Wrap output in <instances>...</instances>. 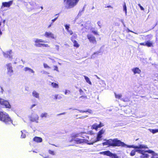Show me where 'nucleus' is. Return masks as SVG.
Segmentation results:
<instances>
[{
  "instance_id": "1",
  "label": "nucleus",
  "mask_w": 158,
  "mask_h": 158,
  "mask_svg": "<svg viewBox=\"0 0 158 158\" xmlns=\"http://www.w3.org/2000/svg\"><path fill=\"white\" fill-rule=\"evenodd\" d=\"M105 142L102 143V145L108 146V147H119L122 146L124 147L126 146L128 148H133L135 149L133 150L130 153V155L131 156H133L135 155V152H137L138 153H142V151H140V149L148 148L146 145L140 144L139 146H134V145H127L124 142H122L120 140L118 139L117 138L114 139H104Z\"/></svg>"
},
{
  "instance_id": "2",
  "label": "nucleus",
  "mask_w": 158,
  "mask_h": 158,
  "mask_svg": "<svg viewBox=\"0 0 158 158\" xmlns=\"http://www.w3.org/2000/svg\"><path fill=\"white\" fill-rule=\"evenodd\" d=\"M0 121L7 125L13 124V120L9 114L3 111H0Z\"/></svg>"
},
{
  "instance_id": "3",
  "label": "nucleus",
  "mask_w": 158,
  "mask_h": 158,
  "mask_svg": "<svg viewBox=\"0 0 158 158\" xmlns=\"http://www.w3.org/2000/svg\"><path fill=\"white\" fill-rule=\"evenodd\" d=\"M0 106L2 108H11V106L8 101L0 98Z\"/></svg>"
},
{
  "instance_id": "4",
  "label": "nucleus",
  "mask_w": 158,
  "mask_h": 158,
  "mask_svg": "<svg viewBox=\"0 0 158 158\" xmlns=\"http://www.w3.org/2000/svg\"><path fill=\"white\" fill-rule=\"evenodd\" d=\"M78 136V134H76L73 135L71 137V139L70 140L69 142H70L74 141L75 143H77V144H80L83 143L86 141L84 139H80L79 138H77V137Z\"/></svg>"
},
{
  "instance_id": "5",
  "label": "nucleus",
  "mask_w": 158,
  "mask_h": 158,
  "mask_svg": "<svg viewBox=\"0 0 158 158\" xmlns=\"http://www.w3.org/2000/svg\"><path fill=\"white\" fill-rule=\"evenodd\" d=\"M66 0H64V2ZM79 0H67L66 4L68 6L69 8H72L76 5Z\"/></svg>"
},
{
  "instance_id": "6",
  "label": "nucleus",
  "mask_w": 158,
  "mask_h": 158,
  "mask_svg": "<svg viewBox=\"0 0 158 158\" xmlns=\"http://www.w3.org/2000/svg\"><path fill=\"white\" fill-rule=\"evenodd\" d=\"M102 135H100L98 134L96 138L95 139H92L89 142L88 140H86V143L89 145H93L95 143L100 141L102 140Z\"/></svg>"
},
{
  "instance_id": "7",
  "label": "nucleus",
  "mask_w": 158,
  "mask_h": 158,
  "mask_svg": "<svg viewBox=\"0 0 158 158\" xmlns=\"http://www.w3.org/2000/svg\"><path fill=\"white\" fill-rule=\"evenodd\" d=\"M100 154L111 157V158H119L115 154H114L107 150L100 152Z\"/></svg>"
},
{
  "instance_id": "8",
  "label": "nucleus",
  "mask_w": 158,
  "mask_h": 158,
  "mask_svg": "<svg viewBox=\"0 0 158 158\" xmlns=\"http://www.w3.org/2000/svg\"><path fill=\"white\" fill-rule=\"evenodd\" d=\"M46 41L43 40L41 39H36L35 41V45L37 47H41L42 46L47 47V44H44L41 43H46Z\"/></svg>"
},
{
  "instance_id": "9",
  "label": "nucleus",
  "mask_w": 158,
  "mask_h": 158,
  "mask_svg": "<svg viewBox=\"0 0 158 158\" xmlns=\"http://www.w3.org/2000/svg\"><path fill=\"white\" fill-rule=\"evenodd\" d=\"M7 70V73L10 76L12 75L13 73V70L11 63H9L6 64Z\"/></svg>"
},
{
  "instance_id": "10",
  "label": "nucleus",
  "mask_w": 158,
  "mask_h": 158,
  "mask_svg": "<svg viewBox=\"0 0 158 158\" xmlns=\"http://www.w3.org/2000/svg\"><path fill=\"white\" fill-rule=\"evenodd\" d=\"M87 37L90 42L92 43L93 44L96 43V41L94 36L92 35L89 34L87 35Z\"/></svg>"
},
{
  "instance_id": "11",
  "label": "nucleus",
  "mask_w": 158,
  "mask_h": 158,
  "mask_svg": "<svg viewBox=\"0 0 158 158\" xmlns=\"http://www.w3.org/2000/svg\"><path fill=\"white\" fill-rule=\"evenodd\" d=\"M13 1H10L8 2H3L2 6L4 7H9L12 4Z\"/></svg>"
},
{
  "instance_id": "12",
  "label": "nucleus",
  "mask_w": 158,
  "mask_h": 158,
  "mask_svg": "<svg viewBox=\"0 0 158 158\" xmlns=\"http://www.w3.org/2000/svg\"><path fill=\"white\" fill-rule=\"evenodd\" d=\"M132 71L133 72L134 74H139L141 72V70L137 67L133 68L132 69Z\"/></svg>"
},
{
  "instance_id": "13",
  "label": "nucleus",
  "mask_w": 158,
  "mask_h": 158,
  "mask_svg": "<svg viewBox=\"0 0 158 158\" xmlns=\"http://www.w3.org/2000/svg\"><path fill=\"white\" fill-rule=\"evenodd\" d=\"M33 140L35 142L38 143L41 142L43 140L40 137L35 136L33 138Z\"/></svg>"
},
{
  "instance_id": "14",
  "label": "nucleus",
  "mask_w": 158,
  "mask_h": 158,
  "mask_svg": "<svg viewBox=\"0 0 158 158\" xmlns=\"http://www.w3.org/2000/svg\"><path fill=\"white\" fill-rule=\"evenodd\" d=\"M140 151H142V153H139V154L143 155L144 156V158H148L149 157V155L147 154H146V152L148 153V150H142V149H140Z\"/></svg>"
},
{
  "instance_id": "15",
  "label": "nucleus",
  "mask_w": 158,
  "mask_h": 158,
  "mask_svg": "<svg viewBox=\"0 0 158 158\" xmlns=\"http://www.w3.org/2000/svg\"><path fill=\"white\" fill-rule=\"evenodd\" d=\"M39 117L37 114H35L31 117V120L32 121H36L38 120Z\"/></svg>"
},
{
  "instance_id": "16",
  "label": "nucleus",
  "mask_w": 158,
  "mask_h": 158,
  "mask_svg": "<svg viewBox=\"0 0 158 158\" xmlns=\"http://www.w3.org/2000/svg\"><path fill=\"white\" fill-rule=\"evenodd\" d=\"M33 96L35 98H39V94L35 91H34L32 93Z\"/></svg>"
},
{
  "instance_id": "17",
  "label": "nucleus",
  "mask_w": 158,
  "mask_h": 158,
  "mask_svg": "<svg viewBox=\"0 0 158 158\" xmlns=\"http://www.w3.org/2000/svg\"><path fill=\"white\" fill-rule=\"evenodd\" d=\"M148 153L151 154L152 156H158L157 153H155L154 151L151 150H148Z\"/></svg>"
},
{
  "instance_id": "18",
  "label": "nucleus",
  "mask_w": 158,
  "mask_h": 158,
  "mask_svg": "<svg viewBox=\"0 0 158 158\" xmlns=\"http://www.w3.org/2000/svg\"><path fill=\"white\" fill-rule=\"evenodd\" d=\"M24 70L25 71H28L32 73H34V71L32 69L27 67H25L24 68Z\"/></svg>"
},
{
  "instance_id": "19",
  "label": "nucleus",
  "mask_w": 158,
  "mask_h": 158,
  "mask_svg": "<svg viewBox=\"0 0 158 158\" xmlns=\"http://www.w3.org/2000/svg\"><path fill=\"white\" fill-rule=\"evenodd\" d=\"M146 46L148 47H150L152 45V43L150 41H147L146 42Z\"/></svg>"
},
{
  "instance_id": "20",
  "label": "nucleus",
  "mask_w": 158,
  "mask_h": 158,
  "mask_svg": "<svg viewBox=\"0 0 158 158\" xmlns=\"http://www.w3.org/2000/svg\"><path fill=\"white\" fill-rule=\"evenodd\" d=\"M51 85L54 88H59V85L58 84L56 83L52 82L51 83Z\"/></svg>"
},
{
  "instance_id": "21",
  "label": "nucleus",
  "mask_w": 158,
  "mask_h": 158,
  "mask_svg": "<svg viewBox=\"0 0 158 158\" xmlns=\"http://www.w3.org/2000/svg\"><path fill=\"white\" fill-rule=\"evenodd\" d=\"M148 130L150 132L154 134L158 132V129H149Z\"/></svg>"
},
{
  "instance_id": "22",
  "label": "nucleus",
  "mask_w": 158,
  "mask_h": 158,
  "mask_svg": "<svg viewBox=\"0 0 158 158\" xmlns=\"http://www.w3.org/2000/svg\"><path fill=\"white\" fill-rule=\"evenodd\" d=\"M84 77L86 82L87 83H88L89 84L91 85L92 83L90 81L89 79L87 77H86V76H84Z\"/></svg>"
},
{
  "instance_id": "23",
  "label": "nucleus",
  "mask_w": 158,
  "mask_h": 158,
  "mask_svg": "<svg viewBox=\"0 0 158 158\" xmlns=\"http://www.w3.org/2000/svg\"><path fill=\"white\" fill-rule=\"evenodd\" d=\"M121 100L125 102H128L129 101V99L128 97H126L125 98L121 99Z\"/></svg>"
},
{
  "instance_id": "24",
  "label": "nucleus",
  "mask_w": 158,
  "mask_h": 158,
  "mask_svg": "<svg viewBox=\"0 0 158 158\" xmlns=\"http://www.w3.org/2000/svg\"><path fill=\"white\" fill-rule=\"evenodd\" d=\"M92 128L93 129L97 130L98 128V124L96 123L94 124H93L92 126Z\"/></svg>"
},
{
  "instance_id": "25",
  "label": "nucleus",
  "mask_w": 158,
  "mask_h": 158,
  "mask_svg": "<svg viewBox=\"0 0 158 158\" xmlns=\"http://www.w3.org/2000/svg\"><path fill=\"white\" fill-rule=\"evenodd\" d=\"M114 94L116 98H118L121 99V98L122 96V95L121 94H117L115 93H114Z\"/></svg>"
},
{
  "instance_id": "26",
  "label": "nucleus",
  "mask_w": 158,
  "mask_h": 158,
  "mask_svg": "<svg viewBox=\"0 0 158 158\" xmlns=\"http://www.w3.org/2000/svg\"><path fill=\"white\" fill-rule=\"evenodd\" d=\"M123 10L125 11L126 15H127V6L125 3H124V4L123 5Z\"/></svg>"
},
{
  "instance_id": "27",
  "label": "nucleus",
  "mask_w": 158,
  "mask_h": 158,
  "mask_svg": "<svg viewBox=\"0 0 158 158\" xmlns=\"http://www.w3.org/2000/svg\"><path fill=\"white\" fill-rule=\"evenodd\" d=\"M105 131L104 130H103V129H102L98 132V134L100 135H102L104 134Z\"/></svg>"
},
{
  "instance_id": "28",
  "label": "nucleus",
  "mask_w": 158,
  "mask_h": 158,
  "mask_svg": "<svg viewBox=\"0 0 158 158\" xmlns=\"http://www.w3.org/2000/svg\"><path fill=\"white\" fill-rule=\"evenodd\" d=\"M83 12L84 11L82 10H80L77 17H80L82 15V14L83 13Z\"/></svg>"
},
{
  "instance_id": "29",
  "label": "nucleus",
  "mask_w": 158,
  "mask_h": 158,
  "mask_svg": "<svg viewBox=\"0 0 158 158\" xmlns=\"http://www.w3.org/2000/svg\"><path fill=\"white\" fill-rule=\"evenodd\" d=\"M73 43H74V47H79V44H78L77 41L76 40H74V41Z\"/></svg>"
},
{
  "instance_id": "30",
  "label": "nucleus",
  "mask_w": 158,
  "mask_h": 158,
  "mask_svg": "<svg viewBox=\"0 0 158 158\" xmlns=\"http://www.w3.org/2000/svg\"><path fill=\"white\" fill-rule=\"evenodd\" d=\"M47 113H42L41 115V117L42 118L44 117L46 118L47 117Z\"/></svg>"
},
{
  "instance_id": "31",
  "label": "nucleus",
  "mask_w": 158,
  "mask_h": 158,
  "mask_svg": "<svg viewBox=\"0 0 158 158\" xmlns=\"http://www.w3.org/2000/svg\"><path fill=\"white\" fill-rule=\"evenodd\" d=\"M22 135H21V137L22 138H25L26 137V135L25 133H23L22 131H21Z\"/></svg>"
},
{
  "instance_id": "32",
  "label": "nucleus",
  "mask_w": 158,
  "mask_h": 158,
  "mask_svg": "<svg viewBox=\"0 0 158 158\" xmlns=\"http://www.w3.org/2000/svg\"><path fill=\"white\" fill-rule=\"evenodd\" d=\"M104 124L102 123L101 122H100V123L99 124H98V128H100L102 127H103L104 126Z\"/></svg>"
},
{
  "instance_id": "33",
  "label": "nucleus",
  "mask_w": 158,
  "mask_h": 158,
  "mask_svg": "<svg viewBox=\"0 0 158 158\" xmlns=\"http://www.w3.org/2000/svg\"><path fill=\"white\" fill-rule=\"evenodd\" d=\"M79 92H80V94L81 95H82L84 94V92L81 89H79Z\"/></svg>"
},
{
  "instance_id": "34",
  "label": "nucleus",
  "mask_w": 158,
  "mask_h": 158,
  "mask_svg": "<svg viewBox=\"0 0 158 158\" xmlns=\"http://www.w3.org/2000/svg\"><path fill=\"white\" fill-rule=\"evenodd\" d=\"M65 29L68 31L69 30V25L68 24H66L65 25Z\"/></svg>"
},
{
  "instance_id": "35",
  "label": "nucleus",
  "mask_w": 158,
  "mask_h": 158,
  "mask_svg": "<svg viewBox=\"0 0 158 158\" xmlns=\"http://www.w3.org/2000/svg\"><path fill=\"white\" fill-rule=\"evenodd\" d=\"M99 81L100 82V83H101L102 85H105V81L102 80H100Z\"/></svg>"
},
{
  "instance_id": "36",
  "label": "nucleus",
  "mask_w": 158,
  "mask_h": 158,
  "mask_svg": "<svg viewBox=\"0 0 158 158\" xmlns=\"http://www.w3.org/2000/svg\"><path fill=\"white\" fill-rule=\"evenodd\" d=\"M50 37H51L52 39H55L56 38V37L54 35L51 33H50Z\"/></svg>"
},
{
  "instance_id": "37",
  "label": "nucleus",
  "mask_w": 158,
  "mask_h": 158,
  "mask_svg": "<svg viewBox=\"0 0 158 158\" xmlns=\"http://www.w3.org/2000/svg\"><path fill=\"white\" fill-rule=\"evenodd\" d=\"M53 68L54 70H56L58 72L59 71L58 70V67L56 66H53Z\"/></svg>"
},
{
  "instance_id": "38",
  "label": "nucleus",
  "mask_w": 158,
  "mask_h": 158,
  "mask_svg": "<svg viewBox=\"0 0 158 158\" xmlns=\"http://www.w3.org/2000/svg\"><path fill=\"white\" fill-rule=\"evenodd\" d=\"M87 117L88 115L82 116L79 117V118L80 119H84Z\"/></svg>"
},
{
  "instance_id": "39",
  "label": "nucleus",
  "mask_w": 158,
  "mask_h": 158,
  "mask_svg": "<svg viewBox=\"0 0 158 158\" xmlns=\"http://www.w3.org/2000/svg\"><path fill=\"white\" fill-rule=\"evenodd\" d=\"M85 111L86 112H88L90 114L92 113V110L90 109H88L87 110H86Z\"/></svg>"
},
{
  "instance_id": "40",
  "label": "nucleus",
  "mask_w": 158,
  "mask_h": 158,
  "mask_svg": "<svg viewBox=\"0 0 158 158\" xmlns=\"http://www.w3.org/2000/svg\"><path fill=\"white\" fill-rule=\"evenodd\" d=\"M100 52H101L100 51H97L96 52L94 53L92 55V57L94 55H95L96 54L98 55V54L99 53H100Z\"/></svg>"
},
{
  "instance_id": "41",
  "label": "nucleus",
  "mask_w": 158,
  "mask_h": 158,
  "mask_svg": "<svg viewBox=\"0 0 158 158\" xmlns=\"http://www.w3.org/2000/svg\"><path fill=\"white\" fill-rule=\"evenodd\" d=\"M80 98H81L82 99H84V98H87V97L86 96H83L82 95L81 97H80Z\"/></svg>"
},
{
  "instance_id": "42",
  "label": "nucleus",
  "mask_w": 158,
  "mask_h": 158,
  "mask_svg": "<svg viewBox=\"0 0 158 158\" xmlns=\"http://www.w3.org/2000/svg\"><path fill=\"white\" fill-rule=\"evenodd\" d=\"M50 154L54 155L55 154V153L53 151L50 150Z\"/></svg>"
},
{
  "instance_id": "43",
  "label": "nucleus",
  "mask_w": 158,
  "mask_h": 158,
  "mask_svg": "<svg viewBox=\"0 0 158 158\" xmlns=\"http://www.w3.org/2000/svg\"><path fill=\"white\" fill-rule=\"evenodd\" d=\"M45 36L48 37L49 36V33L48 32H46L44 35Z\"/></svg>"
},
{
  "instance_id": "44",
  "label": "nucleus",
  "mask_w": 158,
  "mask_h": 158,
  "mask_svg": "<svg viewBox=\"0 0 158 158\" xmlns=\"http://www.w3.org/2000/svg\"><path fill=\"white\" fill-rule=\"evenodd\" d=\"M57 18H58V17H57L55 18L54 19H52V23H53V22H54L57 19Z\"/></svg>"
},
{
  "instance_id": "45",
  "label": "nucleus",
  "mask_w": 158,
  "mask_h": 158,
  "mask_svg": "<svg viewBox=\"0 0 158 158\" xmlns=\"http://www.w3.org/2000/svg\"><path fill=\"white\" fill-rule=\"evenodd\" d=\"M92 32L95 35H97L98 32L96 31H92Z\"/></svg>"
},
{
  "instance_id": "46",
  "label": "nucleus",
  "mask_w": 158,
  "mask_h": 158,
  "mask_svg": "<svg viewBox=\"0 0 158 158\" xmlns=\"http://www.w3.org/2000/svg\"><path fill=\"white\" fill-rule=\"evenodd\" d=\"M97 24L98 25V26L100 28H101V26L100 25L101 24V22L100 21H98L97 22Z\"/></svg>"
},
{
  "instance_id": "47",
  "label": "nucleus",
  "mask_w": 158,
  "mask_h": 158,
  "mask_svg": "<svg viewBox=\"0 0 158 158\" xmlns=\"http://www.w3.org/2000/svg\"><path fill=\"white\" fill-rule=\"evenodd\" d=\"M70 93V91L69 90H66L65 92V94H67V93Z\"/></svg>"
},
{
  "instance_id": "48",
  "label": "nucleus",
  "mask_w": 158,
  "mask_h": 158,
  "mask_svg": "<svg viewBox=\"0 0 158 158\" xmlns=\"http://www.w3.org/2000/svg\"><path fill=\"white\" fill-rule=\"evenodd\" d=\"M67 31L70 34V35H71L73 34V32L71 30H69Z\"/></svg>"
},
{
  "instance_id": "49",
  "label": "nucleus",
  "mask_w": 158,
  "mask_h": 158,
  "mask_svg": "<svg viewBox=\"0 0 158 158\" xmlns=\"http://www.w3.org/2000/svg\"><path fill=\"white\" fill-rule=\"evenodd\" d=\"M44 67L45 68H49V66L47 65V64H44Z\"/></svg>"
},
{
  "instance_id": "50",
  "label": "nucleus",
  "mask_w": 158,
  "mask_h": 158,
  "mask_svg": "<svg viewBox=\"0 0 158 158\" xmlns=\"http://www.w3.org/2000/svg\"><path fill=\"white\" fill-rule=\"evenodd\" d=\"M58 94H56V95H55L54 97H55V99H57L59 98H58Z\"/></svg>"
},
{
  "instance_id": "51",
  "label": "nucleus",
  "mask_w": 158,
  "mask_h": 158,
  "mask_svg": "<svg viewBox=\"0 0 158 158\" xmlns=\"http://www.w3.org/2000/svg\"><path fill=\"white\" fill-rule=\"evenodd\" d=\"M36 105L35 104H33V105H32L31 107H30V109H32L34 106H35Z\"/></svg>"
},
{
  "instance_id": "52",
  "label": "nucleus",
  "mask_w": 158,
  "mask_h": 158,
  "mask_svg": "<svg viewBox=\"0 0 158 158\" xmlns=\"http://www.w3.org/2000/svg\"><path fill=\"white\" fill-rule=\"evenodd\" d=\"M66 114V112H63L60 114H57V116H60L61 115H64Z\"/></svg>"
},
{
  "instance_id": "53",
  "label": "nucleus",
  "mask_w": 158,
  "mask_h": 158,
  "mask_svg": "<svg viewBox=\"0 0 158 158\" xmlns=\"http://www.w3.org/2000/svg\"><path fill=\"white\" fill-rule=\"evenodd\" d=\"M140 45H141L146 46V43H140Z\"/></svg>"
},
{
  "instance_id": "54",
  "label": "nucleus",
  "mask_w": 158,
  "mask_h": 158,
  "mask_svg": "<svg viewBox=\"0 0 158 158\" xmlns=\"http://www.w3.org/2000/svg\"><path fill=\"white\" fill-rule=\"evenodd\" d=\"M79 112H82V113H84V112H86V111H83V110H78Z\"/></svg>"
},
{
  "instance_id": "55",
  "label": "nucleus",
  "mask_w": 158,
  "mask_h": 158,
  "mask_svg": "<svg viewBox=\"0 0 158 158\" xmlns=\"http://www.w3.org/2000/svg\"><path fill=\"white\" fill-rule=\"evenodd\" d=\"M140 9L141 10H144V8L143 7V6H141L140 7Z\"/></svg>"
},
{
  "instance_id": "56",
  "label": "nucleus",
  "mask_w": 158,
  "mask_h": 158,
  "mask_svg": "<svg viewBox=\"0 0 158 158\" xmlns=\"http://www.w3.org/2000/svg\"><path fill=\"white\" fill-rule=\"evenodd\" d=\"M121 22L122 23H123V24L124 25V26H125V25L124 24V22H123V19H121Z\"/></svg>"
},
{
  "instance_id": "57",
  "label": "nucleus",
  "mask_w": 158,
  "mask_h": 158,
  "mask_svg": "<svg viewBox=\"0 0 158 158\" xmlns=\"http://www.w3.org/2000/svg\"><path fill=\"white\" fill-rule=\"evenodd\" d=\"M140 158H144V156L143 155H142L140 156Z\"/></svg>"
},
{
  "instance_id": "58",
  "label": "nucleus",
  "mask_w": 158,
  "mask_h": 158,
  "mask_svg": "<svg viewBox=\"0 0 158 158\" xmlns=\"http://www.w3.org/2000/svg\"><path fill=\"white\" fill-rule=\"evenodd\" d=\"M95 77H96L98 79L100 80V78L98 77L97 75H94Z\"/></svg>"
},
{
  "instance_id": "59",
  "label": "nucleus",
  "mask_w": 158,
  "mask_h": 158,
  "mask_svg": "<svg viewBox=\"0 0 158 158\" xmlns=\"http://www.w3.org/2000/svg\"><path fill=\"white\" fill-rule=\"evenodd\" d=\"M85 5L84 7H83V9H82V10L83 11H84V10H85Z\"/></svg>"
},
{
  "instance_id": "60",
  "label": "nucleus",
  "mask_w": 158,
  "mask_h": 158,
  "mask_svg": "<svg viewBox=\"0 0 158 158\" xmlns=\"http://www.w3.org/2000/svg\"><path fill=\"white\" fill-rule=\"evenodd\" d=\"M133 32L132 31L130 30L129 29L128 30V32Z\"/></svg>"
},
{
  "instance_id": "61",
  "label": "nucleus",
  "mask_w": 158,
  "mask_h": 158,
  "mask_svg": "<svg viewBox=\"0 0 158 158\" xmlns=\"http://www.w3.org/2000/svg\"><path fill=\"white\" fill-rule=\"evenodd\" d=\"M138 5L139 7H140L141 6L140 4H138Z\"/></svg>"
},
{
  "instance_id": "62",
  "label": "nucleus",
  "mask_w": 158,
  "mask_h": 158,
  "mask_svg": "<svg viewBox=\"0 0 158 158\" xmlns=\"http://www.w3.org/2000/svg\"><path fill=\"white\" fill-rule=\"evenodd\" d=\"M151 36L152 35H147V36Z\"/></svg>"
},
{
  "instance_id": "63",
  "label": "nucleus",
  "mask_w": 158,
  "mask_h": 158,
  "mask_svg": "<svg viewBox=\"0 0 158 158\" xmlns=\"http://www.w3.org/2000/svg\"><path fill=\"white\" fill-rule=\"evenodd\" d=\"M56 46L57 47V49H58L59 48V46Z\"/></svg>"
},
{
  "instance_id": "64",
  "label": "nucleus",
  "mask_w": 158,
  "mask_h": 158,
  "mask_svg": "<svg viewBox=\"0 0 158 158\" xmlns=\"http://www.w3.org/2000/svg\"><path fill=\"white\" fill-rule=\"evenodd\" d=\"M94 8V7H93L92 8V9H93Z\"/></svg>"
}]
</instances>
